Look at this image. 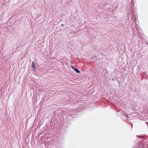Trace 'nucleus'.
<instances>
[{"instance_id":"1","label":"nucleus","mask_w":148,"mask_h":148,"mask_svg":"<svg viewBox=\"0 0 148 148\" xmlns=\"http://www.w3.org/2000/svg\"><path fill=\"white\" fill-rule=\"evenodd\" d=\"M132 28L134 29H135L136 30H137V32L138 35L140 37L141 36V35L140 34V33L138 29V25L136 21H132Z\"/></svg>"},{"instance_id":"2","label":"nucleus","mask_w":148,"mask_h":148,"mask_svg":"<svg viewBox=\"0 0 148 148\" xmlns=\"http://www.w3.org/2000/svg\"><path fill=\"white\" fill-rule=\"evenodd\" d=\"M132 13V18H133V21H136V18L137 17V13L136 12V9L135 10H131Z\"/></svg>"},{"instance_id":"3","label":"nucleus","mask_w":148,"mask_h":148,"mask_svg":"<svg viewBox=\"0 0 148 148\" xmlns=\"http://www.w3.org/2000/svg\"><path fill=\"white\" fill-rule=\"evenodd\" d=\"M131 5L130 7L131 8V10H135L136 9V8L134 7V0H131L130 3Z\"/></svg>"},{"instance_id":"4","label":"nucleus","mask_w":148,"mask_h":148,"mask_svg":"<svg viewBox=\"0 0 148 148\" xmlns=\"http://www.w3.org/2000/svg\"><path fill=\"white\" fill-rule=\"evenodd\" d=\"M143 147L144 145L143 144L140 142L137 145H136L135 147L132 148H143Z\"/></svg>"},{"instance_id":"5","label":"nucleus","mask_w":148,"mask_h":148,"mask_svg":"<svg viewBox=\"0 0 148 148\" xmlns=\"http://www.w3.org/2000/svg\"><path fill=\"white\" fill-rule=\"evenodd\" d=\"M128 116L127 115L125 114H122L121 116V118L123 120H125L128 118Z\"/></svg>"},{"instance_id":"6","label":"nucleus","mask_w":148,"mask_h":148,"mask_svg":"<svg viewBox=\"0 0 148 148\" xmlns=\"http://www.w3.org/2000/svg\"><path fill=\"white\" fill-rule=\"evenodd\" d=\"M31 67L32 69H35V65L34 61L32 62L31 64Z\"/></svg>"},{"instance_id":"7","label":"nucleus","mask_w":148,"mask_h":148,"mask_svg":"<svg viewBox=\"0 0 148 148\" xmlns=\"http://www.w3.org/2000/svg\"><path fill=\"white\" fill-rule=\"evenodd\" d=\"M76 73H81L80 71L78 70V69L77 68H74V70Z\"/></svg>"},{"instance_id":"8","label":"nucleus","mask_w":148,"mask_h":148,"mask_svg":"<svg viewBox=\"0 0 148 148\" xmlns=\"http://www.w3.org/2000/svg\"><path fill=\"white\" fill-rule=\"evenodd\" d=\"M42 144H44L45 145V148H46L47 146V144H46V143L45 142H44V143H42Z\"/></svg>"},{"instance_id":"9","label":"nucleus","mask_w":148,"mask_h":148,"mask_svg":"<svg viewBox=\"0 0 148 148\" xmlns=\"http://www.w3.org/2000/svg\"><path fill=\"white\" fill-rule=\"evenodd\" d=\"M71 68H72L74 70V68H75L73 66H71Z\"/></svg>"},{"instance_id":"10","label":"nucleus","mask_w":148,"mask_h":148,"mask_svg":"<svg viewBox=\"0 0 148 148\" xmlns=\"http://www.w3.org/2000/svg\"><path fill=\"white\" fill-rule=\"evenodd\" d=\"M61 26H62V27H63L64 26V24H61Z\"/></svg>"},{"instance_id":"11","label":"nucleus","mask_w":148,"mask_h":148,"mask_svg":"<svg viewBox=\"0 0 148 148\" xmlns=\"http://www.w3.org/2000/svg\"><path fill=\"white\" fill-rule=\"evenodd\" d=\"M131 123V124L132 125H132H133V124H132L131 123Z\"/></svg>"},{"instance_id":"12","label":"nucleus","mask_w":148,"mask_h":148,"mask_svg":"<svg viewBox=\"0 0 148 148\" xmlns=\"http://www.w3.org/2000/svg\"><path fill=\"white\" fill-rule=\"evenodd\" d=\"M112 80H114V79H112Z\"/></svg>"}]
</instances>
